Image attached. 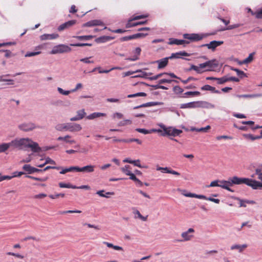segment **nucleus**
<instances>
[{
    "label": "nucleus",
    "instance_id": "1",
    "mask_svg": "<svg viewBox=\"0 0 262 262\" xmlns=\"http://www.w3.org/2000/svg\"><path fill=\"white\" fill-rule=\"evenodd\" d=\"M12 147L19 149L23 148H30L34 152H38L41 151V148L37 142H34L29 138L15 139L11 141Z\"/></svg>",
    "mask_w": 262,
    "mask_h": 262
},
{
    "label": "nucleus",
    "instance_id": "2",
    "mask_svg": "<svg viewBox=\"0 0 262 262\" xmlns=\"http://www.w3.org/2000/svg\"><path fill=\"white\" fill-rule=\"evenodd\" d=\"M251 179L246 178H239L237 176H234L233 177L229 178L228 180L226 181L227 187H228L227 190L232 192L234 191L232 190L230 187L233 185H241L245 184L248 186L251 187Z\"/></svg>",
    "mask_w": 262,
    "mask_h": 262
},
{
    "label": "nucleus",
    "instance_id": "3",
    "mask_svg": "<svg viewBox=\"0 0 262 262\" xmlns=\"http://www.w3.org/2000/svg\"><path fill=\"white\" fill-rule=\"evenodd\" d=\"M55 129L60 132L69 131L71 132H74L80 131L82 129V127L79 124L66 123L56 125Z\"/></svg>",
    "mask_w": 262,
    "mask_h": 262
},
{
    "label": "nucleus",
    "instance_id": "4",
    "mask_svg": "<svg viewBox=\"0 0 262 262\" xmlns=\"http://www.w3.org/2000/svg\"><path fill=\"white\" fill-rule=\"evenodd\" d=\"M72 49L67 45L60 44L54 46L51 50L50 53L51 54H61L64 53H69L71 52Z\"/></svg>",
    "mask_w": 262,
    "mask_h": 262
},
{
    "label": "nucleus",
    "instance_id": "5",
    "mask_svg": "<svg viewBox=\"0 0 262 262\" xmlns=\"http://www.w3.org/2000/svg\"><path fill=\"white\" fill-rule=\"evenodd\" d=\"M201 68H204L205 71H213L219 66L218 62L215 60H208L201 63Z\"/></svg>",
    "mask_w": 262,
    "mask_h": 262
},
{
    "label": "nucleus",
    "instance_id": "6",
    "mask_svg": "<svg viewBox=\"0 0 262 262\" xmlns=\"http://www.w3.org/2000/svg\"><path fill=\"white\" fill-rule=\"evenodd\" d=\"M182 133V130L181 129H176L171 126L167 127L165 132H161L162 136H172L176 137L179 136Z\"/></svg>",
    "mask_w": 262,
    "mask_h": 262
},
{
    "label": "nucleus",
    "instance_id": "7",
    "mask_svg": "<svg viewBox=\"0 0 262 262\" xmlns=\"http://www.w3.org/2000/svg\"><path fill=\"white\" fill-rule=\"evenodd\" d=\"M18 127L20 130L24 132H30L35 128H40L39 126H37L31 122L21 123L18 125Z\"/></svg>",
    "mask_w": 262,
    "mask_h": 262
},
{
    "label": "nucleus",
    "instance_id": "8",
    "mask_svg": "<svg viewBox=\"0 0 262 262\" xmlns=\"http://www.w3.org/2000/svg\"><path fill=\"white\" fill-rule=\"evenodd\" d=\"M194 232V230L193 228H189L186 231L183 232L181 233V236L183 239L179 240V241L186 242L190 241L194 236L191 233H193Z\"/></svg>",
    "mask_w": 262,
    "mask_h": 262
},
{
    "label": "nucleus",
    "instance_id": "9",
    "mask_svg": "<svg viewBox=\"0 0 262 262\" xmlns=\"http://www.w3.org/2000/svg\"><path fill=\"white\" fill-rule=\"evenodd\" d=\"M224 43L223 41H216L213 40L210 42L209 43L202 45V47H206L208 49L214 51L216 48L221 46Z\"/></svg>",
    "mask_w": 262,
    "mask_h": 262
},
{
    "label": "nucleus",
    "instance_id": "10",
    "mask_svg": "<svg viewBox=\"0 0 262 262\" xmlns=\"http://www.w3.org/2000/svg\"><path fill=\"white\" fill-rule=\"evenodd\" d=\"M187 195L190 196L191 197H194L195 198L200 199H204L206 200L210 201L211 202H213L215 203L219 204L220 202L219 199H214L211 197L207 198L205 195H202V194H188Z\"/></svg>",
    "mask_w": 262,
    "mask_h": 262
},
{
    "label": "nucleus",
    "instance_id": "11",
    "mask_svg": "<svg viewBox=\"0 0 262 262\" xmlns=\"http://www.w3.org/2000/svg\"><path fill=\"white\" fill-rule=\"evenodd\" d=\"M226 181L222 180V181H214L211 182L209 187H220L222 188L227 190L228 187H227Z\"/></svg>",
    "mask_w": 262,
    "mask_h": 262
},
{
    "label": "nucleus",
    "instance_id": "12",
    "mask_svg": "<svg viewBox=\"0 0 262 262\" xmlns=\"http://www.w3.org/2000/svg\"><path fill=\"white\" fill-rule=\"evenodd\" d=\"M147 17V15H137L133 17V18L128 20V22L126 24V28H129L137 26V23H132L133 20H138L141 18H144Z\"/></svg>",
    "mask_w": 262,
    "mask_h": 262
},
{
    "label": "nucleus",
    "instance_id": "13",
    "mask_svg": "<svg viewBox=\"0 0 262 262\" xmlns=\"http://www.w3.org/2000/svg\"><path fill=\"white\" fill-rule=\"evenodd\" d=\"M95 166L92 165H88L82 167L77 166V172H83L90 173L94 171Z\"/></svg>",
    "mask_w": 262,
    "mask_h": 262
},
{
    "label": "nucleus",
    "instance_id": "14",
    "mask_svg": "<svg viewBox=\"0 0 262 262\" xmlns=\"http://www.w3.org/2000/svg\"><path fill=\"white\" fill-rule=\"evenodd\" d=\"M86 113L84 109L79 110L77 112V115L70 118V121H75L81 120L85 116Z\"/></svg>",
    "mask_w": 262,
    "mask_h": 262
},
{
    "label": "nucleus",
    "instance_id": "15",
    "mask_svg": "<svg viewBox=\"0 0 262 262\" xmlns=\"http://www.w3.org/2000/svg\"><path fill=\"white\" fill-rule=\"evenodd\" d=\"M136 130L140 133H142V134H143L145 135L149 134H151V133H155V132H157V133H159L162 132V130H161V129H151L148 130V129H146L145 128H138L136 129Z\"/></svg>",
    "mask_w": 262,
    "mask_h": 262
},
{
    "label": "nucleus",
    "instance_id": "16",
    "mask_svg": "<svg viewBox=\"0 0 262 262\" xmlns=\"http://www.w3.org/2000/svg\"><path fill=\"white\" fill-rule=\"evenodd\" d=\"M103 23L100 20L94 19L92 20L83 25V27H92L96 26H103Z\"/></svg>",
    "mask_w": 262,
    "mask_h": 262
},
{
    "label": "nucleus",
    "instance_id": "17",
    "mask_svg": "<svg viewBox=\"0 0 262 262\" xmlns=\"http://www.w3.org/2000/svg\"><path fill=\"white\" fill-rule=\"evenodd\" d=\"M76 23V21L74 20H69V21H68L67 22H66L61 25H60L58 27V30L59 31H61L66 29H67L68 28H69L70 27L74 25Z\"/></svg>",
    "mask_w": 262,
    "mask_h": 262
},
{
    "label": "nucleus",
    "instance_id": "18",
    "mask_svg": "<svg viewBox=\"0 0 262 262\" xmlns=\"http://www.w3.org/2000/svg\"><path fill=\"white\" fill-rule=\"evenodd\" d=\"M163 103L162 102H149L146 103L142 104L140 105L135 106L134 109H137L140 107H149L152 106L161 105Z\"/></svg>",
    "mask_w": 262,
    "mask_h": 262
},
{
    "label": "nucleus",
    "instance_id": "19",
    "mask_svg": "<svg viewBox=\"0 0 262 262\" xmlns=\"http://www.w3.org/2000/svg\"><path fill=\"white\" fill-rule=\"evenodd\" d=\"M168 44L169 45H181L185 43L188 44L189 42L188 41H187L186 40H182V39H178L175 38H170L169 39Z\"/></svg>",
    "mask_w": 262,
    "mask_h": 262
},
{
    "label": "nucleus",
    "instance_id": "20",
    "mask_svg": "<svg viewBox=\"0 0 262 262\" xmlns=\"http://www.w3.org/2000/svg\"><path fill=\"white\" fill-rule=\"evenodd\" d=\"M59 35L57 34H44L40 36L41 40H51L54 39L58 37Z\"/></svg>",
    "mask_w": 262,
    "mask_h": 262
},
{
    "label": "nucleus",
    "instance_id": "21",
    "mask_svg": "<svg viewBox=\"0 0 262 262\" xmlns=\"http://www.w3.org/2000/svg\"><path fill=\"white\" fill-rule=\"evenodd\" d=\"M199 107L198 101L191 102L187 103L182 104L180 106L181 108H191Z\"/></svg>",
    "mask_w": 262,
    "mask_h": 262
},
{
    "label": "nucleus",
    "instance_id": "22",
    "mask_svg": "<svg viewBox=\"0 0 262 262\" xmlns=\"http://www.w3.org/2000/svg\"><path fill=\"white\" fill-rule=\"evenodd\" d=\"M168 59L169 58L166 57L156 61L155 62L158 63V68L161 69L165 68L168 64Z\"/></svg>",
    "mask_w": 262,
    "mask_h": 262
},
{
    "label": "nucleus",
    "instance_id": "23",
    "mask_svg": "<svg viewBox=\"0 0 262 262\" xmlns=\"http://www.w3.org/2000/svg\"><path fill=\"white\" fill-rule=\"evenodd\" d=\"M138 73L139 74L134 76L133 77L134 78H138V77H141V78H144L146 79H148L149 77H148V75H150L152 74L151 73H146L145 72L141 70H138L135 71V73Z\"/></svg>",
    "mask_w": 262,
    "mask_h": 262
},
{
    "label": "nucleus",
    "instance_id": "24",
    "mask_svg": "<svg viewBox=\"0 0 262 262\" xmlns=\"http://www.w3.org/2000/svg\"><path fill=\"white\" fill-rule=\"evenodd\" d=\"M199 107H203L206 108H214L215 105L212 103L206 101H198Z\"/></svg>",
    "mask_w": 262,
    "mask_h": 262
},
{
    "label": "nucleus",
    "instance_id": "25",
    "mask_svg": "<svg viewBox=\"0 0 262 262\" xmlns=\"http://www.w3.org/2000/svg\"><path fill=\"white\" fill-rule=\"evenodd\" d=\"M106 115L105 113H99V112H95L90 115L86 116V119L89 120H93L96 118H99L100 117H104L106 116Z\"/></svg>",
    "mask_w": 262,
    "mask_h": 262
},
{
    "label": "nucleus",
    "instance_id": "26",
    "mask_svg": "<svg viewBox=\"0 0 262 262\" xmlns=\"http://www.w3.org/2000/svg\"><path fill=\"white\" fill-rule=\"evenodd\" d=\"M251 187L253 189H261L262 188V181L261 182L251 179Z\"/></svg>",
    "mask_w": 262,
    "mask_h": 262
},
{
    "label": "nucleus",
    "instance_id": "27",
    "mask_svg": "<svg viewBox=\"0 0 262 262\" xmlns=\"http://www.w3.org/2000/svg\"><path fill=\"white\" fill-rule=\"evenodd\" d=\"M201 89L202 91H209L213 93L220 94L221 92L219 90H215L214 87L211 86L209 85L206 84L202 87H201Z\"/></svg>",
    "mask_w": 262,
    "mask_h": 262
},
{
    "label": "nucleus",
    "instance_id": "28",
    "mask_svg": "<svg viewBox=\"0 0 262 262\" xmlns=\"http://www.w3.org/2000/svg\"><path fill=\"white\" fill-rule=\"evenodd\" d=\"M11 146H12L11 141L9 143H3L0 144V153L5 152Z\"/></svg>",
    "mask_w": 262,
    "mask_h": 262
},
{
    "label": "nucleus",
    "instance_id": "29",
    "mask_svg": "<svg viewBox=\"0 0 262 262\" xmlns=\"http://www.w3.org/2000/svg\"><path fill=\"white\" fill-rule=\"evenodd\" d=\"M180 55L187 56H188V54L184 51L180 52L175 53H172L171 56L168 57L169 59H173V58H180Z\"/></svg>",
    "mask_w": 262,
    "mask_h": 262
},
{
    "label": "nucleus",
    "instance_id": "30",
    "mask_svg": "<svg viewBox=\"0 0 262 262\" xmlns=\"http://www.w3.org/2000/svg\"><path fill=\"white\" fill-rule=\"evenodd\" d=\"M113 39V37L108 36H103L97 38L96 41L98 43H103Z\"/></svg>",
    "mask_w": 262,
    "mask_h": 262
},
{
    "label": "nucleus",
    "instance_id": "31",
    "mask_svg": "<svg viewBox=\"0 0 262 262\" xmlns=\"http://www.w3.org/2000/svg\"><path fill=\"white\" fill-rule=\"evenodd\" d=\"M247 247V244H243L242 245L235 244V245H232L231 247V250L237 249L238 250L239 252H242L243 251L244 249L246 248Z\"/></svg>",
    "mask_w": 262,
    "mask_h": 262
},
{
    "label": "nucleus",
    "instance_id": "32",
    "mask_svg": "<svg viewBox=\"0 0 262 262\" xmlns=\"http://www.w3.org/2000/svg\"><path fill=\"white\" fill-rule=\"evenodd\" d=\"M163 173H170L176 176H180V173L175 170H173L167 167H163L162 172Z\"/></svg>",
    "mask_w": 262,
    "mask_h": 262
},
{
    "label": "nucleus",
    "instance_id": "33",
    "mask_svg": "<svg viewBox=\"0 0 262 262\" xmlns=\"http://www.w3.org/2000/svg\"><path fill=\"white\" fill-rule=\"evenodd\" d=\"M210 128V126L209 125L206 126L205 127H201V128H195V127H191L190 129L191 131L197 132H207L208 129Z\"/></svg>",
    "mask_w": 262,
    "mask_h": 262
},
{
    "label": "nucleus",
    "instance_id": "34",
    "mask_svg": "<svg viewBox=\"0 0 262 262\" xmlns=\"http://www.w3.org/2000/svg\"><path fill=\"white\" fill-rule=\"evenodd\" d=\"M70 138V136L69 135H66L64 137H59L57 139V140L58 141H64L66 142L69 143L70 144H73V143H75V141L74 140H68V139Z\"/></svg>",
    "mask_w": 262,
    "mask_h": 262
},
{
    "label": "nucleus",
    "instance_id": "35",
    "mask_svg": "<svg viewBox=\"0 0 262 262\" xmlns=\"http://www.w3.org/2000/svg\"><path fill=\"white\" fill-rule=\"evenodd\" d=\"M73 171H77V166H72L69 168L62 169V170L60 171V173L64 174L68 172H71Z\"/></svg>",
    "mask_w": 262,
    "mask_h": 262
},
{
    "label": "nucleus",
    "instance_id": "36",
    "mask_svg": "<svg viewBox=\"0 0 262 262\" xmlns=\"http://www.w3.org/2000/svg\"><path fill=\"white\" fill-rule=\"evenodd\" d=\"M236 96L238 98H254L257 97L261 96V94H253V95H248V94H244V95H237Z\"/></svg>",
    "mask_w": 262,
    "mask_h": 262
},
{
    "label": "nucleus",
    "instance_id": "37",
    "mask_svg": "<svg viewBox=\"0 0 262 262\" xmlns=\"http://www.w3.org/2000/svg\"><path fill=\"white\" fill-rule=\"evenodd\" d=\"M23 169L29 174L33 173L34 167L29 164H25L23 166Z\"/></svg>",
    "mask_w": 262,
    "mask_h": 262
},
{
    "label": "nucleus",
    "instance_id": "38",
    "mask_svg": "<svg viewBox=\"0 0 262 262\" xmlns=\"http://www.w3.org/2000/svg\"><path fill=\"white\" fill-rule=\"evenodd\" d=\"M203 36L202 35H200L198 34L192 33L191 34V41H199L202 39Z\"/></svg>",
    "mask_w": 262,
    "mask_h": 262
},
{
    "label": "nucleus",
    "instance_id": "39",
    "mask_svg": "<svg viewBox=\"0 0 262 262\" xmlns=\"http://www.w3.org/2000/svg\"><path fill=\"white\" fill-rule=\"evenodd\" d=\"M59 186L60 188H68L72 189H76L77 188V186L75 185H73L70 183L66 184L62 182L59 183Z\"/></svg>",
    "mask_w": 262,
    "mask_h": 262
},
{
    "label": "nucleus",
    "instance_id": "40",
    "mask_svg": "<svg viewBox=\"0 0 262 262\" xmlns=\"http://www.w3.org/2000/svg\"><path fill=\"white\" fill-rule=\"evenodd\" d=\"M147 94L144 92H139L133 94H129L127 95V98H134L136 97H145Z\"/></svg>",
    "mask_w": 262,
    "mask_h": 262
},
{
    "label": "nucleus",
    "instance_id": "41",
    "mask_svg": "<svg viewBox=\"0 0 262 262\" xmlns=\"http://www.w3.org/2000/svg\"><path fill=\"white\" fill-rule=\"evenodd\" d=\"M80 40H88L93 38L92 35H83V36H77L75 37Z\"/></svg>",
    "mask_w": 262,
    "mask_h": 262
},
{
    "label": "nucleus",
    "instance_id": "42",
    "mask_svg": "<svg viewBox=\"0 0 262 262\" xmlns=\"http://www.w3.org/2000/svg\"><path fill=\"white\" fill-rule=\"evenodd\" d=\"M130 166L126 165L124 167L121 168V171L124 173L126 175L129 176L132 172L129 170Z\"/></svg>",
    "mask_w": 262,
    "mask_h": 262
},
{
    "label": "nucleus",
    "instance_id": "43",
    "mask_svg": "<svg viewBox=\"0 0 262 262\" xmlns=\"http://www.w3.org/2000/svg\"><path fill=\"white\" fill-rule=\"evenodd\" d=\"M121 141L123 142H125V143H130L132 142H136L139 144H141L142 143V141L141 140H140L138 139H135V138L129 139H123Z\"/></svg>",
    "mask_w": 262,
    "mask_h": 262
},
{
    "label": "nucleus",
    "instance_id": "44",
    "mask_svg": "<svg viewBox=\"0 0 262 262\" xmlns=\"http://www.w3.org/2000/svg\"><path fill=\"white\" fill-rule=\"evenodd\" d=\"M216 80L217 81V83L219 84H222L228 81V77L226 76H224L221 78H217Z\"/></svg>",
    "mask_w": 262,
    "mask_h": 262
},
{
    "label": "nucleus",
    "instance_id": "45",
    "mask_svg": "<svg viewBox=\"0 0 262 262\" xmlns=\"http://www.w3.org/2000/svg\"><path fill=\"white\" fill-rule=\"evenodd\" d=\"M254 53H250L248 57L243 60V63H246V64L251 62L253 59V55Z\"/></svg>",
    "mask_w": 262,
    "mask_h": 262
},
{
    "label": "nucleus",
    "instance_id": "46",
    "mask_svg": "<svg viewBox=\"0 0 262 262\" xmlns=\"http://www.w3.org/2000/svg\"><path fill=\"white\" fill-rule=\"evenodd\" d=\"M172 81H173L176 83H178V81L176 80H171V79L164 78V79H160L159 81V84H163L164 83H170Z\"/></svg>",
    "mask_w": 262,
    "mask_h": 262
},
{
    "label": "nucleus",
    "instance_id": "47",
    "mask_svg": "<svg viewBox=\"0 0 262 262\" xmlns=\"http://www.w3.org/2000/svg\"><path fill=\"white\" fill-rule=\"evenodd\" d=\"M41 53L40 51H35V52H28L26 53V54L25 55V57H32L34 56L37 55H39Z\"/></svg>",
    "mask_w": 262,
    "mask_h": 262
},
{
    "label": "nucleus",
    "instance_id": "48",
    "mask_svg": "<svg viewBox=\"0 0 262 262\" xmlns=\"http://www.w3.org/2000/svg\"><path fill=\"white\" fill-rule=\"evenodd\" d=\"M249 11L251 12L252 15H254L257 18H262V8L257 12L253 13L250 9Z\"/></svg>",
    "mask_w": 262,
    "mask_h": 262
},
{
    "label": "nucleus",
    "instance_id": "49",
    "mask_svg": "<svg viewBox=\"0 0 262 262\" xmlns=\"http://www.w3.org/2000/svg\"><path fill=\"white\" fill-rule=\"evenodd\" d=\"M242 25L241 24H235L234 25H229L227 28L224 29L223 30H232L233 29L238 28V27H241Z\"/></svg>",
    "mask_w": 262,
    "mask_h": 262
},
{
    "label": "nucleus",
    "instance_id": "50",
    "mask_svg": "<svg viewBox=\"0 0 262 262\" xmlns=\"http://www.w3.org/2000/svg\"><path fill=\"white\" fill-rule=\"evenodd\" d=\"M254 174L257 175L258 180L262 181V172L260 168L255 169Z\"/></svg>",
    "mask_w": 262,
    "mask_h": 262
},
{
    "label": "nucleus",
    "instance_id": "51",
    "mask_svg": "<svg viewBox=\"0 0 262 262\" xmlns=\"http://www.w3.org/2000/svg\"><path fill=\"white\" fill-rule=\"evenodd\" d=\"M57 91L60 94H62V95H65V96H67L69 94L71 93L70 91H66L59 87L57 88Z\"/></svg>",
    "mask_w": 262,
    "mask_h": 262
},
{
    "label": "nucleus",
    "instance_id": "52",
    "mask_svg": "<svg viewBox=\"0 0 262 262\" xmlns=\"http://www.w3.org/2000/svg\"><path fill=\"white\" fill-rule=\"evenodd\" d=\"M194 71L198 74H201L204 72H205L204 68H201V63L198 66H195Z\"/></svg>",
    "mask_w": 262,
    "mask_h": 262
},
{
    "label": "nucleus",
    "instance_id": "53",
    "mask_svg": "<svg viewBox=\"0 0 262 262\" xmlns=\"http://www.w3.org/2000/svg\"><path fill=\"white\" fill-rule=\"evenodd\" d=\"M148 35L147 33H138L133 34L134 39H137L138 38H143Z\"/></svg>",
    "mask_w": 262,
    "mask_h": 262
},
{
    "label": "nucleus",
    "instance_id": "54",
    "mask_svg": "<svg viewBox=\"0 0 262 262\" xmlns=\"http://www.w3.org/2000/svg\"><path fill=\"white\" fill-rule=\"evenodd\" d=\"M173 91L176 94H179L183 92V89L179 86H175L173 88Z\"/></svg>",
    "mask_w": 262,
    "mask_h": 262
},
{
    "label": "nucleus",
    "instance_id": "55",
    "mask_svg": "<svg viewBox=\"0 0 262 262\" xmlns=\"http://www.w3.org/2000/svg\"><path fill=\"white\" fill-rule=\"evenodd\" d=\"M168 74V73H160V74H159L158 75H156L154 76H152V77H149V78H148V79H149L150 80H157L159 78L161 77L162 75H164L165 74Z\"/></svg>",
    "mask_w": 262,
    "mask_h": 262
},
{
    "label": "nucleus",
    "instance_id": "56",
    "mask_svg": "<svg viewBox=\"0 0 262 262\" xmlns=\"http://www.w3.org/2000/svg\"><path fill=\"white\" fill-rule=\"evenodd\" d=\"M132 164H133L135 166H137L139 168H144L145 167V166H143L141 165L140 164V160L138 159L136 160H133L132 162Z\"/></svg>",
    "mask_w": 262,
    "mask_h": 262
},
{
    "label": "nucleus",
    "instance_id": "57",
    "mask_svg": "<svg viewBox=\"0 0 262 262\" xmlns=\"http://www.w3.org/2000/svg\"><path fill=\"white\" fill-rule=\"evenodd\" d=\"M232 70L235 71L236 72L237 75L240 76L241 77H243L246 76L245 73L242 71H241L235 68H233L232 69Z\"/></svg>",
    "mask_w": 262,
    "mask_h": 262
},
{
    "label": "nucleus",
    "instance_id": "58",
    "mask_svg": "<svg viewBox=\"0 0 262 262\" xmlns=\"http://www.w3.org/2000/svg\"><path fill=\"white\" fill-rule=\"evenodd\" d=\"M26 177L31 179L34 180L39 181H41V182H44L47 180V178H40L35 177L28 176V175L26 176Z\"/></svg>",
    "mask_w": 262,
    "mask_h": 262
},
{
    "label": "nucleus",
    "instance_id": "59",
    "mask_svg": "<svg viewBox=\"0 0 262 262\" xmlns=\"http://www.w3.org/2000/svg\"><path fill=\"white\" fill-rule=\"evenodd\" d=\"M91 57H86L84 58H81L80 59L81 62L85 63H93L94 61L93 60H90V59L91 58Z\"/></svg>",
    "mask_w": 262,
    "mask_h": 262
},
{
    "label": "nucleus",
    "instance_id": "60",
    "mask_svg": "<svg viewBox=\"0 0 262 262\" xmlns=\"http://www.w3.org/2000/svg\"><path fill=\"white\" fill-rule=\"evenodd\" d=\"M134 39L133 35L122 37L120 38L121 41H126L129 40Z\"/></svg>",
    "mask_w": 262,
    "mask_h": 262
},
{
    "label": "nucleus",
    "instance_id": "61",
    "mask_svg": "<svg viewBox=\"0 0 262 262\" xmlns=\"http://www.w3.org/2000/svg\"><path fill=\"white\" fill-rule=\"evenodd\" d=\"M235 200L238 201L239 202V207H246V204L245 203L244 200H242L239 198H235Z\"/></svg>",
    "mask_w": 262,
    "mask_h": 262
},
{
    "label": "nucleus",
    "instance_id": "62",
    "mask_svg": "<svg viewBox=\"0 0 262 262\" xmlns=\"http://www.w3.org/2000/svg\"><path fill=\"white\" fill-rule=\"evenodd\" d=\"M185 95L187 96H194V95H200V93L198 91H194V92H187L184 94Z\"/></svg>",
    "mask_w": 262,
    "mask_h": 262
},
{
    "label": "nucleus",
    "instance_id": "63",
    "mask_svg": "<svg viewBox=\"0 0 262 262\" xmlns=\"http://www.w3.org/2000/svg\"><path fill=\"white\" fill-rule=\"evenodd\" d=\"M7 254L8 255L14 256L15 257H17L21 258V259H23L24 257V256L23 255H20V254H18V253H13V252H7Z\"/></svg>",
    "mask_w": 262,
    "mask_h": 262
},
{
    "label": "nucleus",
    "instance_id": "64",
    "mask_svg": "<svg viewBox=\"0 0 262 262\" xmlns=\"http://www.w3.org/2000/svg\"><path fill=\"white\" fill-rule=\"evenodd\" d=\"M50 198H51L52 199H56L57 198L59 197V196H61V197H64V193H57V194H51V195H49V196Z\"/></svg>",
    "mask_w": 262,
    "mask_h": 262
}]
</instances>
